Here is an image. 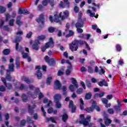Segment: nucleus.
Wrapping results in <instances>:
<instances>
[{"label": "nucleus", "mask_w": 127, "mask_h": 127, "mask_svg": "<svg viewBox=\"0 0 127 127\" xmlns=\"http://www.w3.org/2000/svg\"><path fill=\"white\" fill-rule=\"evenodd\" d=\"M44 60L51 67H55L56 65V61L54 58L50 59L48 56H46L44 58Z\"/></svg>", "instance_id": "f257e3e1"}, {"label": "nucleus", "mask_w": 127, "mask_h": 127, "mask_svg": "<svg viewBox=\"0 0 127 127\" xmlns=\"http://www.w3.org/2000/svg\"><path fill=\"white\" fill-rule=\"evenodd\" d=\"M54 98L56 103V107L57 109H61V108H62V104L60 103V101H61V95L55 94Z\"/></svg>", "instance_id": "f03ea898"}, {"label": "nucleus", "mask_w": 127, "mask_h": 127, "mask_svg": "<svg viewBox=\"0 0 127 127\" xmlns=\"http://www.w3.org/2000/svg\"><path fill=\"white\" fill-rule=\"evenodd\" d=\"M36 20L38 23H41V25H39V27H44V22L45 19L44 18V15L43 14H41L39 17L36 18Z\"/></svg>", "instance_id": "7ed1b4c3"}, {"label": "nucleus", "mask_w": 127, "mask_h": 127, "mask_svg": "<svg viewBox=\"0 0 127 127\" xmlns=\"http://www.w3.org/2000/svg\"><path fill=\"white\" fill-rule=\"evenodd\" d=\"M63 1H61L59 4L60 7L62 8H69L70 7V2L68 0H63Z\"/></svg>", "instance_id": "20e7f679"}, {"label": "nucleus", "mask_w": 127, "mask_h": 127, "mask_svg": "<svg viewBox=\"0 0 127 127\" xmlns=\"http://www.w3.org/2000/svg\"><path fill=\"white\" fill-rule=\"evenodd\" d=\"M84 24H85V20L79 18L77 22L75 24V27L76 28H83L84 27Z\"/></svg>", "instance_id": "39448f33"}, {"label": "nucleus", "mask_w": 127, "mask_h": 127, "mask_svg": "<svg viewBox=\"0 0 127 127\" xmlns=\"http://www.w3.org/2000/svg\"><path fill=\"white\" fill-rule=\"evenodd\" d=\"M91 121V116L89 115H88L86 117V119H84V120H82L81 121H79V123L80 124V125H83L84 127H87V126H88L89 125V122Z\"/></svg>", "instance_id": "423d86ee"}, {"label": "nucleus", "mask_w": 127, "mask_h": 127, "mask_svg": "<svg viewBox=\"0 0 127 127\" xmlns=\"http://www.w3.org/2000/svg\"><path fill=\"white\" fill-rule=\"evenodd\" d=\"M63 35H65V34H66L65 35L66 38H69V37H71V36H73L74 33L73 30H69V29H66L65 31L63 32Z\"/></svg>", "instance_id": "0eeeda50"}, {"label": "nucleus", "mask_w": 127, "mask_h": 127, "mask_svg": "<svg viewBox=\"0 0 127 127\" xmlns=\"http://www.w3.org/2000/svg\"><path fill=\"white\" fill-rule=\"evenodd\" d=\"M1 80L4 86L6 87V88H7L8 90H11V89H12V84H11L10 83H7L5 78L2 77Z\"/></svg>", "instance_id": "6e6552de"}, {"label": "nucleus", "mask_w": 127, "mask_h": 127, "mask_svg": "<svg viewBox=\"0 0 127 127\" xmlns=\"http://www.w3.org/2000/svg\"><path fill=\"white\" fill-rule=\"evenodd\" d=\"M62 12H61L59 14V15L57 14L54 15V22H56L57 23H59L60 24H62L61 20H60V18H62Z\"/></svg>", "instance_id": "1a4fd4ad"}, {"label": "nucleus", "mask_w": 127, "mask_h": 127, "mask_svg": "<svg viewBox=\"0 0 127 127\" xmlns=\"http://www.w3.org/2000/svg\"><path fill=\"white\" fill-rule=\"evenodd\" d=\"M35 69L38 70L36 73V75L37 77V79H39V80H40L41 78H42V75H43L42 72H41V71H40V69H41V67L39 65H37L36 66Z\"/></svg>", "instance_id": "9d476101"}, {"label": "nucleus", "mask_w": 127, "mask_h": 127, "mask_svg": "<svg viewBox=\"0 0 127 127\" xmlns=\"http://www.w3.org/2000/svg\"><path fill=\"white\" fill-rule=\"evenodd\" d=\"M39 45H40V42L35 40L32 44V48L34 50L37 51L39 49Z\"/></svg>", "instance_id": "9b49d317"}, {"label": "nucleus", "mask_w": 127, "mask_h": 127, "mask_svg": "<svg viewBox=\"0 0 127 127\" xmlns=\"http://www.w3.org/2000/svg\"><path fill=\"white\" fill-rule=\"evenodd\" d=\"M21 41V37L16 36L14 40V43H16L15 50L17 51L18 50V47L19 46V42Z\"/></svg>", "instance_id": "f8f14e48"}, {"label": "nucleus", "mask_w": 127, "mask_h": 127, "mask_svg": "<svg viewBox=\"0 0 127 127\" xmlns=\"http://www.w3.org/2000/svg\"><path fill=\"white\" fill-rule=\"evenodd\" d=\"M68 108L69 109H71L72 113H76V106L74 105V102H73L72 100H70L69 101Z\"/></svg>", "instance_id": "ddd939ff"}, {"label": "nucleus", "mask_w": 127, "mask_h": 127, "mask_svg": "<svg viewBox=\"0 0 127 127\" xmlns=\"http://www.w3.org/2000/svg\"><path fill=\"white\" fill-rule=\"evenodd\" d=\"M67 113V111L66 109L63 110V115L62 116V120L64 123H66V121L68 120L69 116H68Z\"/></svg>", "instance_id": "4468645a"}, {"label": "nucleus", "mask_w": 127, "mask_h": 127, "mask_svg": "<svg viewBox=\"0 0 127 127\" xmlns=\"http://www.w3.org/2000/svg\"><path fill=\"white\" fill-rule=\"evenodd\" d=\"M85 42L86 41H83L82 40H76L73 42V45H76V46H78V45H79L80 46H83V45L85 44Z\"/></svg>", "instance_id": "2eb2a0df"}, {"label": "nucleus", "mask_w": 127, "mask_h": 127, "mask_svg": "<svg viewBox=\"0 0 127 127\" xmlns=\"http://www.w3.org/2000/svg\"><path fill=\"white\" fill-rule=\"evenodd\" d=\"M78 48L79 47L78 46H76V45H74L73 42H72L69 45V49L72 52H74V51H77Z\"/></svg>", "instance_id": "dca6fc26"}, {"label": "nucleus", "mask_w": 127, "mask_h": 127, "mask_svg": "<svg viewBox=\"0 0 127 127\" xmlns=\"http://www.w3.org/2000/svg\"><path fill=\"white\" fill-rule=\"evenodd\" d=\"M36 108V105L35 104H34L33 106V107H31V106L30 105H28V111L29 114H30L31 115H33L34 113V109Z\"/></svg>", "instance_id": "f3484780"}, {"label": "nucleus", "mask_w": 127, "mask_h": 127, "mask_svg": "<svg viewBox=\"0 0 127 127\" xmlns=\"http://www.w3.org/2000/svg\"><path fill=\"white\" fill-rule=\"evenodd\" d=\"M98 85H99L100 87H108L109 84H108V82L105 80V79H102V81L98 82Z\"/></svg>", "instance_id": "a211bd4d"}, {"label": "nucleus", "mask_w": 127, "mask_h": 127, "mask_svg": "<svg viewBox=\"0 0 127 127\" xmlns=\"http://www.w3.org/2000/svg\"><path fill=\"white\" fill-rule=\"evenodd\" d=\"M47 46H49L50 48L52 49L54 47V41L53 38H50L49 42L46 43Z\"/></svg>", "instance_id": "6ab92c4d"}, {"label": "nucleus", "mask_w": 127, "mask_h": 127, "mask_svg": "<svg viewBox=\"0 0 127 127\" xmlns=\"http://www.w3.org/2000/svg\"><path fill=\"white\" fill-rule=\"evenodd\" d=\"M54 84L56 87V90H61L62 88V84H61V82H60V81L56 80L55 81Z\"/></svg>", "instance_id": "aec40b11"}, {"label": "nucleus", "mask_w": 127, "mask_h": 127, "mask_svg": "<svg viewBox=\"0 0 127 127\" xmlns=\"http://www.w3.org/2000/svg\"><path fill=\"white\" fill-rule=\"evenodd\" d=\"M96 105H93V103L90 107H87L84 109V111H86L87 113H93L94 112V110H95V107Z\"/></svg>", "instance_id": "412c9836"}, {"label": "nucleus", "mask_w": 127, "mask_h": 127, "mask_svg": "<svg viewBox=\"0 0 127 127\" xmlns=\"http://www.w3.org/2000/svg\"><path fill=\"white\" fill-rule=\"evenodd\" d=\"M19 14H29V11H28L26 9H22L21 8H19Z\"/></svg>", "instance_id": "4be33fe9"}, {"label": "nucleus", "mask_w": 127, "mask_h": 127, "mask_svg": "<svg viewBox=\"0 0 127 127\" xmlns=\"http://www.w3.org/2000/svg\"><path fill=\"white\" fill-rule=\"evenodd\" d=\"M72 69H73V66L72 65L67 66V69L65 71V74L67 75V76H69V75L71 74Z\"/></svg>", "instance_id": "5701e85b"}, {"label": "nucleus", "mask_w": 127, "mask_h": 127, "mask_svg": "<svg viewBox=\"0 0 127 127\" xmlns=\"http://www.w3.org/2000/svg\"><path fill=\"white\" fill-rule=\"evenodd\" d=\"M14 64H12L9 65V69H7L6 72L9 73V72H14Z\"/></svg>", "instance_id": "b1692460"}, {"label": "nucleus", "mask_w": 127, "mask_h": 127, "mask_svg": "<svg viewBox=\"0 0 127 127\" xmlns=\"http://www.w3.org/2000/svg\"><path fill=\"white\" fill-rule=\"evenodd\" d=\"M64 15L62 16V20H64V19H65L67 18V17H68L69 16V11L67 10H66L63 12Z\"/></svg>", "instance_id": "393cba45"}, {"label": "nucleus", "mask_w": 127, "mask_h": 127, "mask_svg": "<svg viewBox=\"0 0 127 127\" xmlns=\"http://www.w3.org/2000/svg\"><path fill=\"white\" fill-rule=\"evenodd\" d=\"M5 79L6 81L7 80V81H8L9 82H10V81H11L12 77H11V75H10V72H7Z\"/></svg>", "instance_id": "a878e982"}, {"label": "nucleus", "mask_w": 127, "mask_h": 127, "mask_svg": "<svg viewBox=\"0 0 127 127\" xmlns=\"http://www.w3.org/2000/svg\"><path fill=\"white\" fill-rule=\"evenodd\" d=\"M79 103H80V108L81 111L84 110V101L83 100L82 98H80L79 99Z\"/></svg>", "instance_id": "bb28decb"}, {"label": "nucleus", "mask_w": 127, "mask_h": 127, "mask_svg": "<svg viewBox=\"0 0 127 127\" xmlns=\"http://www.w3.org/2000/svg\"><path fill=\"white\" fill-rule=\"evenodd\" d=\"M21 18H20V17L19 16L17 17L16 23V24H17V25H19V26H20V25H22V24H23V22H21Z\"/></svg>", "instance_id": "cd10ccee"}, {"label": "nucleus", "mask_w": 127, "mask_h": 127, "mask_svg": "<svg viewBox=\"0 0 127 127\" xmlns=\"http://www.w3.org/2000/svg\"><path fill=\"white\" fill-rule=\"evenodd\" d=\"M72 83L73 85H74V87L76 88V89H78L79 88V85H78V82H77V80L74 78H72Z\"/></svg>", "instance_id": "c85d7f7f"}, {"label": "nucleus", "mask_w": 127, "mask_h": 127, "mask_svg": "<svg viewBox=\"0 0 127 127\" xmlns=\"http://www.w3.org/2000/svg\"><path fill=\"white\" fill-rule=\"evenodd\" d=\"M85 100H91L92 99V93L88 92L85 95Z\"/></svg>", "instance_id": "c756f323"}, {"label": "nucleus", "mask_w": 127, "mask_h": 127, "mask_svg": "<svg viewBox=\"0 0 127 127\" xmlns=\"http://www.w3.org/2000/svg\"><path fill=\"white\" fill-rule=\"evenodd\" d=\"M46 120L47 122H52V123H54V124H56V121L55 120V118L54 117H46Z\"/></svg>", "instance_id": "7c9ffc66"}, {"label": "nucleus", "mask_w": 127, "mask_h": 127, "mask_svg": "<svg viewBox=\"0 0 127 127\" xmlns=\"http://www.w3.org/2000/svg\"><path fill=\"white\" fill-rule=\"evenodd\" d=\"M92 104L93 106H95L94 109H95L97 112H100V111H101V108H100L99 106H97V102H96V101H93L92 102Z\"/></svg>", "instance_id": "2f4dec72"}, {"label": "nucleus", "mask_w": 127, "mask_h": 127, "mask_svg": "<svg viewBox=\"0 0 127 127\" xmlns=\"http://www.w3.org/2000/svg\"><path fill=\"white\" fill-rule=\"evenodd\" d=\"M46 38V36L45 35H41V36H39L37 37V39L36 40H38V41H40L41 40H44Z\"/></svg>", "instance_id": "473e14b6"}, {"label": "nucleus", "mask_w": 127, "mask_h": 127, "mask_svg": "<svg viewBox=\"0 0 127 127\" xmlns=\"http://www.w3.org/2000/svg\"><path fill=\"white\" fill-rule=\"evenodd\" d=\"M22 100L24 103H27V101H28L27 96H26V95L24 93L22 94Z\"/></svg>", "instance_id": "72a5a7b5"}, {"label": "nucleus", "mask_w": 127, "mask_h": 127, "mask_svg": "<svg viewBox=\"0 0 127 127\" xmlns=\"http://www.w3.org/2000/svg\"><path fill=\"white\" fill-rule=\"evenodd\" d=\"M15 64L17 69H19V68H20V62H19V58H17L16 59Z\"/></svg>", "instance_id": "f704fd0d"}, {"label": "nucleus", "mask_w": 127, "mask_h": 127, "mask_svg": "<svg viewBox=\"0 0 127 127\" xmlns=\"http://www.w3.org/2000/svg\"><path fill=\"white\" fill-rule=\"evenodd\" d=\"M104 123L106 127H109V126H110V124L112 123V120L109 119L108 118L106 117V119Z\"/></svg>", "instance_id": "c9c22d12"}, {"label": "nucleus", "mask_w": 127, "mask_h": 127, "mask_svg": "<svg viewBox=\"0 0 127 127\" xmlns=\"http://www.w3.org/2000/svg\"><path fill=\"white\" fill-rule=\"evenodd\" d=\"M23 81H24V82H26L27 84H29L31 83V81L30 80V79H29V78L26 77V76H23Z\"/></svg>", "instance_id": "e433bc0d"}, {"label": "nucleus", "mask_w": 127, "mask_h": 127, "mask_svg": "<svg viewBox=\"0 0 127 127\" xmlns=\"http://www.w3.org/2000/svg\"><path fill=\"white\" fill-rule=\"evenodd\" d=\"M26 124V121H25V120L24 119H23L20 121L19 127H25Z\"/></svg>", "instance_id": "4c0bfd02"}, {"label": "nucleus", "mask_w": 127, "mask_h": 127, "mask_svg": "<svg viewBox=\"0 0 127 127\" xmlns=\"http://www.w3.org/2000/svg\"><path fill=\"white\" fill-rule=\"evenodd\" d=\"M10 53V50L9 49H5L3 51V54L4 55H8Z\"/></svg>", "instance_id": "58836bf2"}, {"label": "nucleus", "mask_w": 127, "mask_h": 127, "mask_svg": "<svg viewBox=\"0 0 127 127\" xmlns=\"http://www.w3.org/2000/svg\"><path fill=\"white\" fill-rule=\"evenodd\" d=\"M6 11V8L3 7L2 5H0V13H4V12Z\"/></svg>", "instance_id": "ea45409f"}, {"label": "nucleus", "mask_w": 127, "mask_h": 127, "mask_svg": "<svg viewBox=\"0 0 127 127\" xmlns=\"http://www.w3.org/2000/svg\"><path fill=\"white\" fill-rule=\"evenodd\" d=\"M87 85V87L88 89H91L92 87V83H91V81H90L89 80L87 79L85 81Z\"/></svg>", "instance_id": "a19ab883"}, {"label": "nucleus", "mask_w": 127, "mask_h": 127, "mask_svg": "<svg viewBox=\"0 0 127 127\" xmlns=\"http://www.w3.org/2000/svg\"><path fill=\"white\" fill-rule=\"evenodd\" d=\"M114 110L116 111V112H120V111H122L123 109H122V106H115Z\"/></svg>", "instance_id": "79ce46f5"}, {"label": "nucleus", "mask_w": 127, "mask_h": 127, "mask_svg": "<svg viewBox=\"0 0 127 127\" xmlns=\"http://www.w3.org/2000/svg\"><path fill=\"white\" fill-rule=\"evenodd\" d=\"M28 87L27 86H24V84H21L20 86L19 87L20 90H28Z\"/></svg>", "instance_id": "37998d69"}, {"label": "nucleus", "mask_w": 127, "mask_h": 127, "mask_svg": "<svg viewBox=\"0 0 127 127\" xmlns=\"http://www.w3.org/2000/svg\"><path fill=\"white\" fill-rule=\"evenodd\" d=\"M29 89L31 90L32 91H33V90H34V89H35L36 91H37L38 92V91H39V88H35V87H34V86H33V85H29Z\"/></svg>", "instance_id": "c03bdc74"}, {"label": "nucleus", "mask_w": 127, "mask_h": 127, "mask_svg": "<svg viewBox=\"0 0 127 127\" xmlns=\"http://www.w3.org/2000/svg\"><path fill=\"white\" fill-rule=\"evenodd\" d=\"M48 48H50V47L49 46L48 47L47 45V44H45V46L42 47V52H45L47 49Z\"/></svg>", "instance_id": "a18cd8bd"}, {"label": "nucleus", "mask_w": 127, "mask_h": 127, "mask_svg": "<svg viewBox=\"0 0 127 127\" xmlns=\"http://www.w3.org/2000/svg\"><path fill=\"white\" fill-rule=\"evenodd\" d=\"M76 93L78 95H81V94H83V88H79L76 90Z\"/></svg>", "instance_id": "49530a36"}, {"label": "nucleus", "mask_w": 127, "mask_h": 127, "mask_svg": "<svg viewBox=\"0 0 127 127\" xmlns=\"http://www.w3.org/2000/svg\"><path fill=\"white\" fill-rule=\"evenodd\" d=\"M48 31L50 32V33H53V32L55 31V28L53 27H50L48 28Z\"/></svg>", "instance_id": "de8ad7c7"}, {"label": "nucleus", "mask_w": 127, "mask_h": 127, "mask_svg": "<svg viewBox=\"0 0 127 127\" xmlns=\"http://www.w3.org/2000/svg\"><path fill=\"white\" fill-rule=\"evenodd\" d=\"M116 50L118 52H120V51H122V47L120 46V44L116 45Z\"/></svg>", "instance_id": "09e8293b"}, {"label": "nucleus", "mask_w": 127, "mask_h": 127, "mask_svg": "<svg viewBox=\"0 0 127 127\" xmlns=\"http://www.w3.org/2000/svg\"><path fill=\"white\" fill-rule=\"evenodd\" d=\"M51 81H52V77H48L47 79V84L51 85Z\"/></svg>", "instance_id": "8fccbe9b"}, {"label": "nucleus", "mask_w": 127, "mask_h": 127, "mask_svg": "<svg viewBox=\"0 0 127 127\" xmlns=\"http://www.w3.org/2000/svg\"><path fill=\"white\" fill-rule=\"evenodd\" d=\"M73 10L75 13H78L80 11V8L77 6H75L73 8Z\"/></svg>", "instance_id": "3c124183"}, {"label": "nucleus", "mask_w": 127, "mask_h": 127, "mask_svg": "<svg viewBox=\"0 0 127 127\" xmlns=\"http://www.w3.org/2000/svg\"><path fill=\"white\" fill-rule=\"evenodd\" d=\"M108 113H109L110 115H113L115 113V111L113 108H109L107 110Z\"/></svg>", "instance_id": "603ef678"}, {"label": "nucleus", "mask_w": 127, "mask_h": 127, "mask_svg": "<svg viewBox=\"0 0 127 127\" xmlns=\"http://www.w3.org/2000/svg\"><path fill=\"white\" fill-rule=\"evenodd\" d=\"M48 1L49 0H43L42 1V4L44 6H47V4H48Z\"/></svg>", "instance_id": "864d4df0"}, {"label": "nucleus", "mask_w": 127, "mask_h": 127, "mask_svg": "<svg viewBox=\"0 0 127 127\" xmlns=\"http://www.w3.org/2000/svg\"><path fill=\"white\" fill-rule=\"evenodd\" d=\"M101 101L102 102V103L103 104H105V105L108 104L109 101L108 100V99H107L106 98H103L101 99Z\"/></svg>", "instance_id": "5fc2aeb1"}, {"label": "nucleus", "mask_w": 127, "mask_h": 127, "mask_svg": "<svg viewBox=\"0 0 127 127\" xmlns=\"http://www.w3.org/2000/svg\"><path fill=\"white\" fill-rule=\"evenodd\" d=\"M6 89L5 87L3 85L0 86V92H5Z\"/></svg>", "instance_id": "6e6d98bb"}, {"label": "nucleus", "mask_w": 127, "mask_h": 127, "mask_svg": "<svg viewBox=\"0 0 127 127\" xmlns=\"http://www.w3.org/2000/svg\"><path fill=\"white\" fill-rule=\"evenodd\" d=\"M22 57L24 59H26L28 58V57H29V56H28V54L27 53H22Z\"/></svg>", "instance_id": "4d7b16f0"}, {"label": "nucleus", "mask_w": 127, "mask_h": 127, "mask_svg": "<svg viewBox=\"0 0 127 127\" xmlns=\"http://www.w3.org/2000/svg\"><path fill=\"white\" fill-rule=\"evenodd\" d=\"M50 4L52 7H54V5H55V1L54 0H51L50 1Z\"/></svg>", "instance_id": "13d9d810"}, {"label": "nucleus", "mask_w": 127, "mask_h": 127, "mask_svg": "<svg viewBox=\"0 0 127 127\" xmlns=\"http://www.w3.org/2000/svg\"><path fill=\"white\" fill-rule=\"evenodd\" d=\"M69 90H70L71 92H74V90H75V88L74 87V85H73L72 84H70V85H69Z\"/></svg>", "instance_id": "bf43d9fd"}, {"label": "nucleus", "mask_w": 127, "mask_h": 127, "mask_svg": "<svg viewBox=\"0 0 127 127\" xmlns=\"http://www.w3.org/2000/svg\"><path fill=\"white\" fill-rule=\"evenodd\" d=\"M31 36H32V32L30 31L29 33L27 34L26 38L28 39L31 38Z\"/></svg>", "instance_id": "052dcab7"}, {"label": "nucleus", "mask_w": 127, "mask_h": 127, "mask_svg": "<svg viewBox=\"0 0 127 127\" xmlns=\"http://www.w3.org/2000/svg\"><path fill=\"white\" fill-rule=\"evenodd\" d=\"M90 15L91 17H95V18H98V17L99 16V15H97V16H95V12L90 13Z\"/></svg>", "instance_id": "680f3d73"}, {"label": "nucleus", "mask_w": 127, "mask_h": 127, "mask_svg": "<svg viewBox=\"0 0 127 127\" xmlns=\"http://www.w3.org/2000/svg\"><path fill=\"white\" fill-rule=\"evenodd\" d=\"M76 31H77L78 33H82L83 30L81 28H76Z\"/></svg>", "instance_id": "e2e57ef3"}, {"label": "nucleus", "mask_w": 127, "mask_h": 127, "mask_svg": "<svg viewBox=\"0 0 127 127\" xmlns=\"http://www.w3.org/2000/svg\"><path fill=\"white\" fill-rule=\"evenodd\" d=\"M13 22H14V19H12L10 20L9 23L10 26H13L14 25Z\"/></svg>", "instance_id": "0e129e2a"}, {"label": "nucleus", "mask_w": 127, "mask_h": 127, "mask_svg": "<svg viewBox=\"0 0 127 127\" xmlns=\"http://www.w3.org/2000/svg\"><path fill=\"white\" fill-rule=\"evenodd\" d=\"M3 29V30H5V31H9V27H8V26L7 25L4 26Z\"/></svg>", "instance_id": "69168bd1"}, {"label": "nucleus", "mask_w": 127, "mask_h": 127, "mask_svg": "<svg viewBox=\"0 0 127 127\" xmlns=\"http://www.w3.org/2000/svg\"><path fill=\"white\" fill-rule=\"evenodd\" d=\"M41 111H42V113H43L44 117H46V112H45V110H44V108H43V106H42V107H41Z\"/></svg>", "instance_id": "338daca9"}, {"label": "nucleus", "mask_w": 127, "mask_h": 127, "mask_svg": "<svg viewBox=\"0 0 127 127\" xmlns=\"http://www.w3.org/2000/svg\"><path fill=\"white\" fill-rule=\"evenodd\" d=\"M48 114H52V113H53V108H50L49 109H48Z\"/></svg>", "instance_id": "774afa93"}]
</instances>
